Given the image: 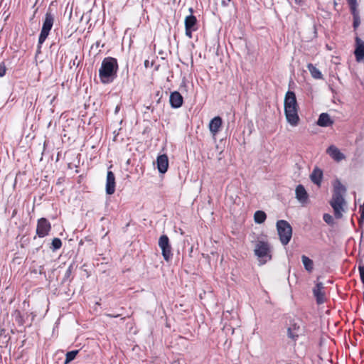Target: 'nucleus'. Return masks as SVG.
Returning a JSON list of instances; mask_svg holds the SVG:
<instances>
[{"instance_id":"10","label":"nucleus","mask_w":364,"mask_h":364,"mask_svg":"<svg viewBox=\"0 0 364 364\" xmlns=\"http://www.w3.org/2000/svg\"><path fill=\"white\" fill-rule=\"evenodd\" d=\"M354 56L356 61L360 63L364 60V41L360 37H355V50H354Z\"/></svg>"},{"instance_id":"7","label":"nucleus","mask_w":364,"mask_h":364,"mask_svg":"<svg viewBox=\"0 0 364 364\" xmlns=\"http://www.w3.org/2000/svg\"><path fill=\"white\" fill-rule=\"evenodd\" d=\"M159 247L161 249L162 257L166 262L170 261L172 259V247L169 243L168 237L166 235H162L159 239Z\"/></svg>"},{"instance_id":"4","label":"nucleus","mask_w":364,"mask_h":364,"mask_svg":"<svg viewBox=\"0 0 364 364\" xmlns=\"http://www.w3.org/2000/svg\"><path fill=\"white\" fill-rule=\"evenodd\" d=\"M255 254L259 258V265H263L272 259L269 244L267 242L258 241L256 242Z\"/></svg>"},{"instance_id":"25","label":"nucleus","mask_w":364,"mask_h":364,"mask_svg":"<svg viewBox=\"0 0 364 364\" xmlns=\"http://www.w3.org/2000/svg\"><path fill=\"white\" fill-rule=\"evenodd\" d=\"M12 317L14 318L16 323H17L18 326H23V318L19 310L16 309L14 311H13Z\"/></svg>"},{"instance_id":"26","label":"nucleus","mask_w":364,"mask_h":364,"mask_svg":"<svg viewBox=\"0 0 364 364\" xmlns=\"http://www.w3.org/2000/svg\"><path fill=\"white\" fill-rule=\"evenodd\" d=\"M62 242L61 240L59 238H54L53 240V242H51V248H53V251H55L61 247Z\"/></svg>"},{"instance_id":"32","label":"nucleus","mask_w":364,"mask_h":364,"mask_svg":"<svg viewBox=\"0 0 364 364\" xmlns=\"http://www.w3.org/2000/svg\"><path fill=\"white\" fill-rule=\"evenodd\" d=\"M357 7H358V6H350V13H351V15H353V16H360V14L358 13Z\"/></svg>"},{"instance_id":"30","label":"nucleus","mask_w":364,"mask_h":364,"mask_svg":"<svg viewBox=\"0 0 364 364\" xmlns=\"http://www.w3.org/2000/svg\"><path fill=\"white\" fill-rule=\"evenodd\" d=\"M358 269H359L360 281H361V282H363V284L364 285V266L360 265L359 267H358Z\"/></svg>"},{"instance_id":"33","label":"nucleus","mask_w":364,"mask_h":364,"mask_svg":"<svg viewBox=\"0 0 364 364\" xmlns=\"http://www.w3.org/2000/svg\"><path fill=\"white\" fill-rule=\"evenodd\" d=\"M72 271H73V265L70 264V267H68V269L65 270V279H68L71 274H72Z\"/></svg>"},{"instance_id":"16","label":"nucleus","mask_w":364,"mask_h":364,"mask_svg":"<svg viewBox=\"0 0 364 364\" xmlns=\"http://www.w3.org/2000/svg\"><path fill=\"white\" fill-rule=\"evenodd\" d=\"M222 127V119L220 117H215L212 119L209 124V129L211 134L213 136H216L219 129H220Z\"/></svg>"},{"instance_id":"28","label":"nucleus","mask_w":364,"mask_h":364,"mask_svg":"<svg viewBox=\"0 0 364 364\" xmlns=\"http://www.w3.org/2000/svg\"><path fill=\"white\" fill-rule=\"evenodd\" d=\"M353 29L356 30L358 28V27L360 26V16H353Z\"/></svg>"},{"instance_id":"23","label":"nucleus","mask_w":364,"mask_h":364,"mask_svg":"<svg viewBox=\"0 0 364 364\" xmlns=\"http://www.w3.org/2000/svg\"><path fill=\"white\" fill-rule=\"evenodd\" d=\"M267 215L262 210H257L255 213V221L256 224H262L266 220Z\"/></svg>"},{"instance_id":"14","label":"nucleus","mask_w":364,"mask_h":364,"mask_svg":"<svg viewBox=\"0 0 364 364\" xmlns=\"http://www.w3.org/2000/svg\"><path fill=\"white\" fill-rule=\"evenodd\" d=\"M157 168L159 173L164 174L168 168V158L166 155L161 154L157 157Z\"/></svg>"},{"instance_id":"27","label":"nucleus","mask_w":364,"mask_h":364,"mask_svg":"<svg viewBox=\"0 0 364 364\" xmlns=\"http://www.w3.org/2000/svg\"><path fill=\"white\" fill-rule=\"evenodd\" d=\"M323 220L326 222V223L328 225H333V218L331 215L326 213L323 215Z\"/></svg>"},{"instance_id":"22","label":"nucleus","mask_w":364,"mask_h":364,"mask_svg":"<svg viewBox=\"0 0 364 364\" xmlns=\"http://www.w3.org/2000/svg\"><path fill=\"white\" fill-rule=\"evenodd\" d=\"M301 262L304 264L306 271L311 272L313 270V262L312 259L305 255L301 256Z\"/></svg>"},{"instance_id":"31","label":"nucleus","mask_w":364,"mask_h":364,"mask_svg":"<svg viewBox=\"0 0 364 364\" xmlns=\"http://www.w3.org/2000/svg\"><path fill=\"white\" fill-rule=\"evenodd\" d=\"M6 70V68L4 62H1L0 64V77L5 76Z\"/></svg>"},{"instance_id":"12","label":"nucleus","mask_w":364,"mask_h":364,"mask_svg":"<svg viewBox=\"0 0 364 364\" xmlns=\"http://www.w3.org/2000/svg\"><path fill=\"white\" fill-rule=\"evenodd\" d=\"M295 197L302 204L308 201L309 195L303 185L299 184L296 188H295Z\"/></svg>"},{"instance_id":"20","label":"nucleus","mask_w":364,"mask_h":364,"mask_svg":"<svg viewBox=\"0 0 364 364\" xmlns=\"http://www.w3.org/2000/svg\"><path fill=\"white\" fill-rule=\"evenodd\" d=\"M196 23H197V20L194 16L190 15L188 16H186V20H185L186 28L196 30L197 29Z\"/></svg>"},{"instance_id":"34","label":"nucleus","mask_w":364,"mask_h":364,"mask_svg":"<svg viewBox=\"0 0 364 364\" xmlns=\"http://www.w3.org/2000/svg\"><path fill=\"white\" fill-rule=\"evenodd\" d=\"M194 31L196 30L193 28H186V35L188 36V38H191V33Z\"/></svg>"},{"instance_id":"3","label":"nucleus","mask_w":364,"mask_h":364,"mask_svg":"<svg viewBox=\"0 0 364 364\" xmlns=\"http://www.w3.org/2000/svg\"><path fill=\"white\" fill-rule=\"evenodd\" d=\"M346 192V188L339 182L333 187L332 198L329 203L333 210V215L337 219L342 218L343 217V206L345 205L343 196Z\"/></svg>"},{"instance_id":"2","label":"nucleus","mask_w":364,"mask_h":364,"mask_svg":"<svg viewBox=\"0 0 364 364\" xmlns=\"http://www.w3.org/2000/svg\"><path fill=\"white\" fill-rule=\"evenodd\" d=\"M284 114L287 120L293 127L297 126L299 123L298 105L294 92L288 91L284 96Z\"/></svg>"},{"instance_id":"24","label":"nucleus","mask_w":364,"mask_h":364,"mask_svg":"<svg viewBox=\"0 0 364 364\" xmlns=\"http://www.w3.org/2000/svg\"><path fill=\"white\" fill-rule=\"evenodd\" d=\"M79 350H70L65 353L64 364H68L73 360L77 355Z\"/></svg>"},{"instance_id":"11","label":"nucleus","mask_w":364,"mask_h":364,"mask_svg":"<svg viewBox=\"0 0 364 364\" xmlns=\"http://www.w3.org/2000/svg\"><path fill=\"white\" fill-rule=\"evenodd\" d=\"M114 188H116L114 175L112 171H109L108 173H107L106 193L108 195H112L114 193Z\"/></svg>"},{"instance_id":"8","label":"nucleus","mask_w":364,"mask_h":364,"mask_svg":"<svg viewBox=\"0 0 364 364\" xmlns=\"http://www.w3.org/2000/svg\"><path fill=\"white\" fill-rule=\"evenodd\" d=\"M51 225L50 222L45 218H41L37 220L36 235L40 237H46L50 232Z\"/></svg>"},{"instance_id":"37","label":"nucleus","mask_w":364,"mask_h":364,"mask_svg":"<svg viewBox=\"0 0 364 364\" xmlns=\"http://www.w3.org/2000/svg\"><path fill=\"white\" fill-rule=\"evenodd\" d=\"M108 316L109 317H113V318H117L118 316V315H116V316H112L111 314H108Z\"/></svg>"},{"instance_id":"38","label":"nucleus","mask_w":364,"mask_h":364,"mask_svg":"<svg viewBox=\"0 0 364 364\" xmlns=\"http://www.w3.org/2000/svg\"><path fill=\"white\" fill-rule=\"evenodd\" d=\"M363 303H364V292H363Z\"/></svg>"},{"instance_id":"35","label":"nucleus","mask_w":364,"mask_h":364,"mask_svg":"<svg viewBox=\"0 0 364 364\" xmlns=\"http://www.w3.org/2000/svg\"><path fill=\"white\" fill-rule=\"evenodd\" d=\"M350 6H358L357 0H347Z\"/></svg>"},{"instance_id":"6","label":"nucleus","mask_w":364,"mask_h":364,"mask_svg":"<svg viewBox=\"0 0 364 364\" xmlns=\"http://www.w3.org/2000/svg\"><path fill=\"white\" fill-rule=\"evenodd\" d=\"M54 23V17L53 15L51 14L50 12L48 11L46 14V17H44L42 30H41V33L39 35L38 44L39 46H41L50 33V29L52 26H53Z\"/></svg>"},{"instance_id":"21","label":"nucleus","mask_w":364,"mask_h":364,"mask_svg":"<svg viewBox=\"0 0 364 364\" xmlns=\"http://www.w3.org/2000/svg\"><path fill=\"white\" fill-rule=\"evenodd\" d=\"M308 70L310 71V73L313 78L314 79H322L323 75L321 71L318 70L313 64L309 63L307 65Z\"/></svg>"},{"instance_id":"5","label":"nucleus","mask_w":364,"mask_h":364,"mask_svg":"<svg viewBox=\"0 0 364 364\" xmlns=\"http://www.w3.org/2000/svg\"><path fill=\"white\" fill-rule=\"evenodd\" d=\"M277 231L282 245H285L290 242L292 235V229L290 223L283 220H277Z\"/></svg>"},{"instance_id":"18","label":"nucleus","mask_w":364,"mask_h":364,"mask_svg":"<svg viewBox=\"0 0 364 364\" xmlns=\"http://www.w3.org/2000/svg\"><path fill=\"white\" fill-rule=\"evenodd\" d=\"M322 177V171L318 168L313 169L312 173H311L310 176L311 182L314 183V184H316L318 186H319L321 183Z\"/></svg>"},{"instance_id":"9","label":"nucleus","mask_w":364,"mask_h":364,"mask_svg":"<svg viewBox=\"0 0 364 364\" xmlns=\"http://www.w3.org/2000/svg\"><path fill=\"white\" fill-rule=\"evenodd\" d=\"M312 293L313 296H314L316 299V302H317L318 304L325 303L326 299L325 287H323L322 282H319L316 284L315 287H313Z\"/></svg>"},{"instance_id":"29","label":"nucleus","mask_w":364,"mask_h":364,"mask_svg":"<svg viewBox=\"0 0 364 364\" xmlns=\"http://www.w3.org/2000/svg\"><path fill=\"white\" fill-rule=\"evenodd\" d=\"M360 218L359 220V224L361 225L363 223L364 220V203L363 205L360 206Z\"/></svg>"},{"instance_id":"13","label":"nucleus","mask_w":364,"mask_h":364,"mask_svg":"<svg viewBox=\"0 0 364 364\" xmlns=\"http://www.w3.org/2000/svg\"><path fill=\"white\" fill-rule=\"evenodd\" d=\"M326 154L336 161H342L345 158L344 154L334 145L329 146L328 149H326Z\"/></svg>"},{"instance_id":"15","label":"nucleus","mask_w":364,"mask_h":364,"mask_svg":"<svg viewBox=\"0 0 364 364\" xmlns=\"http://www.w3.org/2000/svg\"><path fill=\"white\" fill-rule=\"evenodd\" d=\"M169 102H171V107L180 108L183 105V97L179 92H173L169 97Z\"/></svg>"},{"instance_id":"1","label":"nucleus","mask_w":364,"mask_h":364,"mask_svg":"<svg viewBox=\"0 0 364 364\" xmlns=\"http://www.w3.org/2000/svg\"><path fill=\"white\" fill-rule=\"evenodd\" d=\"M118 69L117 61L113 57H106L102 60L99 69V77L103 84L112 82L117 77Z\"/></svg>"},{"instance_id":"17","label":"nucleus","mask_w":364,"mask_h":364,"mask_svg":"<svg viewBox=\"0 0 364 364\" xmlns=\"http://www.w3.org/2000/svg\"><path fill=\"white\" fill-rule=\"evenodd\" d=\"M317 124L321 127H326L332 126L333 121L331 119L328 114L324 112L319 115Z\"/></svg>"},{"instance_id":"36","label":"nucleus","mask_w":364,"mask_h":364,"mask_svg":"<svg viewBox=\"0 0 364 364\" xmlns=\"http://www.w3.org/2000/svg\"><path fill=\"white\" fill-rule=\"evenodd\" d=\"M230 0H221V4L226 6L229 4Z\"/></svg>"},{"instance_id":"19","label":"nucleus","mask_w":364,"mask_h":364,"mask_svg":"<svg viewBox=\"0 0 364 364\" xmlns=\"http://www.w3.org/2000/svg\"><path fill=\"white\" fill-rule=\"evenodd\" d=\"M298 331L299 326L296 323L291 324V326L287 328L288 338L293 341H296L299 337Z\"/></svg>"}]
</instances>
